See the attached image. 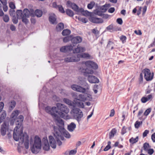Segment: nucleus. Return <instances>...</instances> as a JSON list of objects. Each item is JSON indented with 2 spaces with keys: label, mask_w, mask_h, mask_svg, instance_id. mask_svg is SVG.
I'll return each mask as SVG.
<instances>
[{
  "label": "nucleus",
  "mask_w": 155,
  "mask_h": 155,
  "mask_svg": "<svg viewBox=\"0 0 155 155\" xmlns=\"http://www.w3.org/2000/svg\"><path fill=\"white\" fill-rule=\"evenodd\" d=\"M134 33L137 35H140L142 34V32L140 30H135L134 31Z\"/></svg>",
  "instance_id": "e2e57ef3"
},
{
  "label": "nucleus",
  "mask_w": 155,
  "mask_h": 155,
  "mask_svg": "<svg viewBox=\"0 0 155 155\" xmlns=\"http://www.w3.org/2000/svg\"><path fill=\"white\" fill-rule=\"evenodd\" d=\"M85 51V48L84 47H82L80 45H78L77 47L73 50L74 53H79L83 52Z\"/></svg>",
  "instance_id": "dca6fc26"
},
{
  "label": "nucleus",
  "mask_w": 155,
  "mask_h": 155,
  "mask_svg": "<svg viewBox=\"0 0 155 155\" xmlns=\"http://www.w3.org/2000/svg\"><path fill=\"white\" fill-rule=\"evenodd\" d=\"M12 21L15 24L17 23L18 22V19H17L16 18H14V17L12 19Z\"/></svg>",
  "instance_id": "0e129e2a"
},
{
  "label": "nucleus",
  "mask_w": 155,
  "mask_h": 155,
  "mask_svg": "<svg viewBox=\"0 0 155 155\" xmlns=\"http://www.w3.org/2000/svg\"><path fill=\"white\" fill-rule=\"evenodd\" d=\"M55 120V122L57 124V125H58L59 127H61L60 129L59 130H61L62 127H63V126L64 125V123L63 120L59 118H58V117L56 118H54Z\"/></svg>",
  "instance_id": "a211bd4d"
},
{
  "label": "nucleus",
  "mask_w": 155,
  "mask_h": 155,
  "mask_svg": "<svg viewBox=\"0 0 155 155\" xmlns=\"http://www.w3.org/2000/svg\"><path fill=\"white\" fill-rule=\"evenodd\" d=\"M18 120L15 122V124L16 125V127H23L21 126L22 123L23 121L24 117L22 115H20L18 118Z\"/></svg>",
  "instance_id": "2eb2a0df"
},
{
  "label": "nucleus",
  "mask_w": 155,
  "mask_h": 155,
  "mask_svg": "<svg viewBox=\"0 0 155 155\" xmlns=\"http://www.w3.org/2000/svg\"><path fill=\"white\" fill-rule=\"evenodd\" d=\"M56 106L58 109L60 110L61 113L63 112L66 114H68L69 112V109L67 106L65 105L58 103L56 104Z\"/></svg>",
  "instance_id": "6e6552de"
},
{
  "label": "nucleus",
  "mask_w": 155,
  "mask_h": 155,
  "mask_svg": "<svg viewBox=\"0 0 155 155\" xmlns=\"http://www.w3.org/2000/svg\"><path fill=\"white\" fill-rule=\"evenodd\" d=\"M149 131L148 130H146L143 133V137H145L147 136V134L149 133Z\"/></svg>",
  "instance_id": "052dcab7"
},
{
  "label": "nucleus",
  "mask_w": 155,
  "mask_h": 155,
  "mask_svg": "<svg viewBox=\"0 0 155 155\" xmlns=\"http://www.w3.org/2000/svg\"><path fill=\"white\" fill-rule=\"evenodd\" d=\"M126 38V37L124 36H121L120 38V40L122 41L123 43H124V41H125Z\"/></svg>",
  "instance_id": "69168bd1"
},
{
  "label": "nucleus",
  "mask_w": 155,
  "mask_h": 155,
  "mask_svg": "<svg viewBox=\"0 0 155 155\" xmlns=\"http://www.w3.org/2000/svg\"><path fill=\"white\" fill-rule=\"evenodd\" d=\"M151 108H149L147 109L144 112V115L146 116H147L150 113V112H151Z\"/></svg>",
  "instance_id": "de8ad7c7"
},
{
  "label": "nucleus",
  "mask_w": 155,
  "mask_h": 155,
  "mask_svg": "<svg viewBox=\"0 0 155 155\" xmlns=\"http://www.w3.org/2000/svg\"><path fill=\"white\" fill-rule=\"evenodd\" d=\"M19 113V111L18 110H16L13 111L11 116L12 118L13 119L16 118Z\"/></svg>",
  "instance_id": "c85d7f7f"
},
{
  "label": "nucleus",
  "mask_w": 155,
  "mask_h": 155,
  "mask_svg": "<svg viewBox=\"0 0 155 155\" xmlns=\"http://www.w3.org/2000/svg\"><path fill=\"white\" fill-rule=\"evenodd\" d=\"M74 60H73L72 57H69L64 58V61L67 62H73Z\"/></svg>",
  "instance_id": "e433bc0d"
},
{
  "label": "nucleus",
  "mask_w": 155,
  "mask_h": 155,
  "mask_svg": "<svg viewBox=\"0 0 155 155\" xmlns=\"http://www.w3.org/2000/svg\"><path fill=\"white\" fill-rule=\"evenodd\" d=\"M51 113H50V114L54 116L55 118H56L57 117V114H59L61 117L65 119H69L70 118L69 116L66 115V116H65L63 114H61L58 112V111L57 110V109L56 107H53L51 108Z\"/></svg>",
  "instance_id": "0eeeda50"
},
{
  "label": "nucleus",
  "mask_w": 155,
  "mask_h": 155,
  "mask_svg": "<svg viewBox=\"0 0 155 155\" xmlns=\"http://www.w3.org/2000/svg\"><path fill=\"white\" fill-rule=\"evenodd\" d=\"M147 151V152L148 154L150 155H151L153 154L154 151L153 149L149 148Z\"/></svg>",
  "instance_id": "603ef678"
},
{
  "label": "nucleus",
  "mask_w": 155,
  "mask_h": 155,
  "mask_svg": "<svg viewBox=\"0 0 155 155\" xmlns=\"http://www.w3.org/2000/svg\"><path fill=\"white\" fill-rule=\"evenodd\" d=\"M81 58H87L90 59L91 58V55L87 53L79 54Z\"/></svg>",
  "instance_id": "a878e982"
},
{
  "label": "nucleus",
  "mask_w": 155,
  "mask_h": 155,
  "mask_svg": "<svg viewBox=\"0 0 155 155\" xmlns=\"http://www.w3.org/2000/svg\"><path fill=\"white\" fill-rule=\"evenodd\" d=\"M4 104L2 102H0V112L2 111L3 108Z\"/></svg>",
  "instance_id": "680f3d73"
},
{
  "label": "nucleus",
  "mask_w": 155,
  "mask_h": 155,
  "mask_svg": "<svg viewBox=\"0 0 155 155\" xmlns=\"http://www.w3.org/2000/svg\"><path fill=\"white\" fill-rule=\"evenodd\" d=\"M114 43L111 42L109 41L107 45V48H108L109 50H111L113 48Z\"/></svg>",
  "instance_id": "c9c22d12"
},
{
  "label": "nucleus",
  "mask_w": 155,
  "mask_h": 155,
  "mask_svg": "<svg viewBox=\"0 0 155 155\" xmlns=\"http://www.w3.org/2000/svg\"><path fill=\"white\" fill-rule=\"evenodd\" d=\"M15 102L14 101H12L9 103V109L12 110L15 107Z\"/></svg>",
  "instance_id": "c756f323"
},
{
  "label": "nucleus",
  "mask_w": 155,
  "mask_h": 155,
  "mask_svg": "<svg viewBox=\"0 0 155 155\" xmlns=\"http://www.w3.org/2000/svg\"><path fill=\"white\" fill-rule=\"evenodd\" d=\"M16 14L18 18L19 19H20L24 15L23 14L22 11L21 10H18L17 11Z\"/></svg>",
  "instance_id": "cd10ccee"
},
{
  "label": "nucleus",
  "mask_w": 155,
  "mask_h": 155,
  "mask_svg": "<svg viewBox=\"0 0 155 155\" xmlns=\"http://www.w3.org/2000/svg\"><path fill=\"white\" fill-rule=\"evenodd\" d=\"M115 11V9L114 8H111L108 10V12H109L112 13H113Z\"/></svg>",
  "instance_id": "338daca9"
},
{
  "label": "nucleus",
  "mask_w": 155,
  "mask_h": 155,
  "mask_svg": "<svg viewBox=\"0 0 155 155\" xmlns=\"http://www.w3.org/2000/svg\"><path fill=\"white\" fill-rule=\"evenodd\" d=\"M144 74V78L147 81L151 80L153 78V75L151 74L150 71L148 69H145L143 70Z\"/></svg>",
  "instance_id": "1a4fd4ad"
},
{
  "label": "nucleus",
  "mask_w": 155,
  "mask_h": 155,
  "mask_svg": "<svg viewBox=\"0 0 155 155\" xmlns=\"http://www.w3.org/2000/svg\"><path fill=\"white\" fill-rule=\"evenodd\" d=\"M66 5L68 7L71 8L76 12H81L83 14L84 12H85L87 15L89 14L88 11H86L84 12L83 8H79L78 7L77 5L69 1L67 2Z\"/></svg>",
  "instance_id": "423d86ee"
},
{
  "label": "nucleus",
  "mask_w": 155,
  "mask_h": 155,
  "mask_svg": "<svg viewBox=\"0 0 155 155\" xmlns=\"http://www.w3.org/2000/svg\"><path fill=\"white\" fill-rule=\"evenodd\" d=\"M27 18V17L25 16L24 15L20 18V19H21L22 21L26 24L28 22V21Z\"/></svg>",
  "instance_id": "58836bf2"
},
{
  "label": "nucleus",
  "mask_w": 155,
  "mask_h": 155,
  "mask_svg": "<svg viewBox=\"0 0 155 155\" xmlns=\"http://www.w3.org/2000/svg\"><path fill=\"white\" fill-rule=\"evenodd\" d=\"M13 136L14 139L16 141H19L18 147L19 152L21 153L24 150L28 149L29 140L28 137L26 133H23V127H17L14 129Z\"/></svg>",
  "instance_id": "f257e3e1"
},
{
  "label": "nucleus",
  "mask_w": 155,
  "mask_h": 155,
  "mask_svg": "<svg viewBox=\"0 0 155 155\" xmlns=\"http://www.w3.org/2000/svg\"><path fill=\"white\" fill-rule=\"evenodd\" d=\"M117 22L120 25H121L123 22L121 18H117Z\"/></svg>",
  "instance_id": "bf43d9fd"
},
{
  "label": "nucleus",
  "mask_w": 155,
  "mask_h": 155,
  "mask_svg": "<svg viewBox=\"0 0 155 155\" xmlns=\"http://www.w3.org/2000/svg\"><path fill=\"white\" fill-rule=\"evenodd\" d=\"M66 14L70 16H72L74 15L73 12L70 9H68L66 11Z\"/></svg>",
  "instance_id": "ea45409f"
},
{
  "label": "nucleus",
  "mask_w": 155,
  "mask_h": 155,
  "mask_svg": "<svg viewBox=\"0 0 155 155\" xmlns=\"http://www.w3.org/2000/svg\"><path fill=\"white\" fill-rule=\"evenodd\" d=\"M142 122H139L138 121H136L135 124V127L136 128H138L140 126V125L142 124Z\"/></svg>",
  "instance_id": "09e8293b"
},
{
  "label": "nucleus",
  "mask_w": 155,
  "mask_h": 155,
  "mask_svg": "<svg viewBox=\"0 0 155 155\" xmlns=\"http://www.w3.org/2000/svg\"><path fill=\"white\" fill-rule=\"evenodd\" d=\"M6 113L5 112H4L2 114L0 117V123L3 122V120L6 117Z\"/></svg>",
  "instance_id": "4c0bfd02"
},
{
  "label": "nucleus",
  "mask_w": 155,
  "mask_h": 155,
  "mask_svg": "<svg viewBox=\"0 0 155 155\" xmlns=\"http://www.w3.org/2000/svg\"><path fill=\"white\" fill-rule=\"evenodd\" d=\"M98 85L96 84L94 85V86L93 90L95 94H96L97 92V90L98 89Z\"/></svg>",
  "instance_id": "49530a36"
},
{
  "label": "nucleus",
  "mask_w": 155,
  "mask_h": 155,
  "mask_svg": "<svg viewBox=\"0 0 155 155\" xmlns=\"http://www.w3.org/2000/svg\"><path fill=\"white\" fill-rule=\"evenodd\" d=\"M115 114V111L114 109H113L111 110L110 114V117H112L114 116Z\"/></svg>",
  "instance_id": "13d9d810"
},
{
  "label": "nucleus",
  "mask_w": 155,
  "mask_h": 155,
  "mask_svg": "<svg viewBox=\"0 0 155 155\" xmlns=\"http://www.w3.org/2000/svg\"><path fill=\"white\" fill-rule=\"evenodd\" d=\"M59 11L61 13H64V10L63 7L61 6H58V7Z\"/></svg>",
  "instance_id": "4d7b16f0"
},
{
  "label": "nucleus",
  "mask_w": 155,
  "mask_h": 155,
  "mask_svg": "<svg viewBox=\"0 0 155 155\" xmlns=\"http://www.w3.org/2000/svg\"><path fill=\"white\" fill-rule=\"evenodd\" d=\"M41 147V140L37 136L35 137L34 143L31 145V149L32 152L37 154L39 152Z\"/></svg>",
  "instance_id": "39448f33"
},
{
  "label": "nucleus",
  "mask_w": 155,
  "mask_h": 155,
  "mask_svg": "<svg viewBox=\"0 0 155 155\" xmlns=\"http://www.w3.org/2000/svg\"><path fill=\"white\" fill-rule=\"evenodd\" d=\"M76 127V125L73 123H71L68 126V130L71 132L73 131Z\"/></svg>",
  "instance_id": "5701e85b"
},
{
  "label": "nucleus",
  "mask_w": 155,
  "mask_h": 155,
  "mask_svg": "<svg viewBox=\"0 0 155 155\" xmlns=\"http://www.w3.org/2000/svg\"><path fill=\"white\" fill-rule=\"evenodd\" d=\"M64 28V25L63 23H59L56 26V30L58 31H61Z\"/></svg>",
  "instance_id": "393cba45"
},
{
  "label": "nucleus",
  "mask_w": 155,
  "mask_h": 155,
  "mask_svg": "<svg viewBox=\"0 0 155 155\" xmlns=\"http://www.w3.org/2000/svg\"><path fill=\"white\" fill-rule=\"evenodd\" d=\"M10 14L11 16L14 17L15 16V12L14 10H11L10 11Z\"/></svg>",
  "instance_id": "8fccbe9b"
},
{
  "label": "nucleus",
  "mask_w": 155,
  "mask_h": 155,
  "mask_svg": "<svg viewBox=\"0 0 155 155\" xmlns=\"http://www.w3.org/2000/svg\"><path fill=\"white\" fill-rule=\"evenodd\" d=\"M106 5H104L101 8V11L103 12H106L107 10V7L106 6Z\"/></svg>",
  "instance_id": "864d4df0"
},
{
  "label": "nucleus",
  "mask_w": 155,
  "mask_h": 155,
  "mask_svg": "<svg viewBox=\"0 0 155 155\" xmlns=\"http://www.w3.org/2000/svg\"><path fill=\"white\" fill-rule=\"evenodd\" d=\"M23 15L27 17H29L30 15V12L29 10L27 9H25L23 10Z\"/></svg>",
  "instance_id": "72a5a7b5"
},
{
  "label": "nucleus",
  "mask_w": 155,
  "mask_h": 155,
  "mask_svg": "<svg viewBox=\"0 0 155 155\" xmlns=\"http://www.w3.org/2000/svg\"><path fill=\"white\" fill-rule=\"evenodd\" d=\"M35 15L38 17H41L42 15V12L41 10L37 9L36 10L35 12Z\"/></svg>",
  "instance_id": "473e14b6"
},
{
  "label": "nucleus",
  "mask_w": 155,
  "mask_h": 155,
  "mask_svg": "<svg viewBox=\"0 0 155 155\" xmlns=\"http://www.w3.org/2000/svg\"><path fill=\"white\" fill-rule=\"evenodd\" d=\"M139 137L138 136H137L135 138L132 137L130 140V142L132 144H134L137 142L138 140Z\"/></svg>",
  "instance_id": "2f4dec72"
},
{
  "label": "nucleus",
  "mask_w": 155,
  "mask_h": 155,
  "mask_svg": "<svg viewBox=\"0 0 155 155\" xmlns=\"http://www.w3.org/2000/svg\"><path fill=\"white\" fill-rule=\"evenodd\" d=\"M77 152L76 150H71L70 151L69 153V155H73L75 154Z\"/></svg>",
  "instance_id": "5fc2aeb1"
},
{
  "label": "nucleus",
  "mask_w": 155,
  "mask_h": 155,
  "mask_svg": "<svg viewBox=\"0 0 155 155\" xmlns=\"http://www.w3.org/2000/svg\"><path fill=\"white\" fill-rule=\"evenodd\" d=\"M63 100L64 103L69 106L73 107H74L75 103L74 102H73L70 100L65 98H64Z\"/></svg>",
  "instance_id": "4be33fe9"
},
{
  "label": "nucleus",
  "mask_w": 155,
  "mask_h": 155,
  "mask_svg": "<svg viewBox=\"0 0 155 155\" xmlns=\"http://www.w3.org/2000/svg\"><path fill=\"white\" fill-rule=\"evenodd\" d=\"M151 138L153 142H155V132L151 136Z\"/></svg>",
  "instance_id": "774afa93"
},
{
  "label": "nucleus",
  "mask_w": 155,
  "mask_h": 155,
  "mask_svg": "<svg viewBox=\"0 0 155 155\" xmlns=\"http://www.w3.org/2000/svg\"><path fill=\"white\" fill-rule=\"evenodd\" d=\"M9 6L12 10H14L15 8V4L13 2H10L9 4Z\"/></svg>",
  "instance_id": "3c124183"
},
{
  "label": "nucleus",
  "mask_w": 155,
  "mask_h": 155,
  "mask_svg": "<svg viewBox=\"0 0 155 155\" xmlns=\"http://www.w3.org/2000/svg\"><path fill=\"white\" fill-rule=\"evenodd\" d=\"M95 2H91L87 5V8L90 9H92L94 6Z\"/></svg>",
  "instance_id": "a19ab883"
},
{
  "label": "nucleus",
  "mask_w": 155,
  "mask_h": 155,
  "mask_svg": "<svg viewBox=\"0 0 155 155\" xmlns=\"http://www.w3.org/2000/svg\"><path fill=\"white\" fill-rule=\"evenodd\" d=\"M85 65L86 68L84 69L81 68V70L82 72L85 73V75L87 77V79L89 82L91 83H98V79L96 77L90 75L89 74H92L94 71L92 69L90 68H91L94 69H97L98 68L97 64L91 61H87L85 62Z\"/></svg>",
  "instance_id": "f03ea898"
},
{
  "label": "nucleus",
  "mask_w": 155,
  "mask_h": 155,
  "mask_svg": "<svg viewBox=\"0 0 155 155\" xmlns=\"http://www.w3.org/2000/svg\"><path fill=\"white\" fill-rule=\"evenodd\" d=\"M141 102L143 103H145L148 101L147 97H142L141 99Z\"/></svg>",
  "instance_id": "6e6d98bb"
},
{
  "label": "nucleus",
  "mask_w": 155,
  "mask_h": 155,
  "mask_svg": "<svg viewBox=\"0 0 155 155\" xmlns=\"http://www.w3.org/2000/svg\"><path fill=\"white\" fill-rule=\"evenodd\" d=\"M72 96L74 98L73 101L76 105L78 106L83 108L84 107V103L82 101L87 100H90L92 98L91 96L89 93H87L84 94H79L78 95V94L76 93H72Z\"/></svg>",
  "instance_id": "7ed1b4c3"
},
{
  "label": "nucleus",
  "mask_w": 155,
  "mask_h": 155,
  "mask_svg": "<svg viewBox=\"0 0 155 155\" xmlns=\"http://www.w3.org/2000/svg\"><path fill=\"white\" fill-rule=\"evenodd\" d=\"M71 33V31L68 29H66L64 30L62 32L63 36H67L69 35Z\"/></svg>",
  "instance_id": "7c9ffc66"
},
{
  "label": "nucleus",
  "mask_w": 155,
  "mask_h": 155,
  "mask_svg": "<svg viewBox=\"0 0 155 155\" xmlns=\"http://www.w3.org/2000/svg\"><path fill=\"white\" fill-rule=\"evenodd\" d=\"M70 113L74 117L76 115L77 113H79V116H78V117L79 118H81L83 115L82 111L77 108H74L71 111Z\"/></svg>",
  "instance_id": "4468645a"
},
{
  "label": "nucleus",
  "mask_w": 155,
  "mask_h": 155,
  "mask_svg": "<svg viewBox=\"0 0 155 155\" xmlns=\"http://www.w3.org/2000/svg\"><path fill=\"white\" fill-rule=\"evenodd\" d=\"M85 84V88H83L80 86H78L77 91L83 93H85V92L89 93V87L87 83H86Z\"/></svg>",
  "instance_id": "9b49d317"
},
{
  "label": "nucleus",
  "mask_w": 155,
  "mask_h": 155,
  "mask_svg": "<svg viewBox=\"0 0 155 155\" xmlns=\"http://www.w3.org/2000/svg\"><path fill=\"white\" fill-rule=\"evenodd\" d=\"M54 135L56 139L58 145L60 146L62 144L61 140H63L64 138L61 136V134L63 135L66 138H70L71 136L69 133L66 131L63 127H62L61 130H58L57 127H54Z\"/></svg>",
  "instance_id": "20e7f679"
},
{
  "label": "nucleus",
  "mask_w": 155,
  "mask_h": 155,
  "mask_svg": "<svg viewBox=\"0 0 155 155\" xmlns=\"http://www.w3.org/2000/svg\"><path fill=\"white\" fill-rule=\"evenodd\" d=\"M7 127L8 124L6 122H4L1 125V132L2 135L4 136L6 134Z\"/></svg>",
  "instance_id": "f3484780"
},
{
  "label": "nucleus",
  "mask_w": 155,
  "mask_h": 155,
  "mask_svg": "<svg viewBox=\"0 0 155 155\" xmlns=\"http://www.w3.org/2000/svg\"><path fill=\"white\" fill-rule=\"evenodd\" d=\"M74 46L73 45L64 46L60 48V51L62 52L65 53L72 50Z\"/></svg>",
  "instance_id": "9d476101"
},
{
  "label": "nucleus",
  "mask_w": 155,
  "mask_h": 155,
  "mask_svg": "<svg viewBox=\"0 0 155 155\" xmlns=\"http://www.w3.org/2000/svg\"><path fill=\"white\" fill-rule=\"evenodd\" d=\"M89 20L91 21L94 23H100L103 22L102 19L96 17H91Z\"/></svg>",
  "instance_id": "aec40b11"
},
{
  "label": "nucleus",
  "mask_w": 155,
  "mask_h": 155,
  "mask_svg": "<svg viewBox=\"0 0 155 155\" xmlns=\"http://www.w3.org/2000/svg\"><path fill=\"white\" fill-rule=\"evenodd\" d=\"M51 108L49 106L46 107L45 108V110L46 112L50 114L51 113Z\"/></svg>",
  "instance_id": "a18cd8bd"
},
{
  "label": "nucleus",
  "mask_w": 155,
  "mask_h": 155,
  "mask_svg": "<svg viewBox=\"0 0 155 155\" xmlns=\"http://www.w3.org/2000/svg\"><path fill=\"white\" fill-rule=\"evenodd\" d=\"M49 143L51 147L53 149H55L56 147V141L52 136H50L48 137Z\"/></svg>",
  "instance_id": "ddd939ff"
},
{
  "label": "nucleus",
  "mask_w": 155,
  "mask_h": 155,
  "mask_svg": "<svg viewBox=\"0 0 155 155\" xmlns=\"http://www.w3.org/2000/svg\"><path fill=\"white\" fill-rule=\"evenodd\" d=\"M50 144L46 137L43 139L42 147L43 149L45 151H48L50 149Z\"/></svg>",
  "instance_id": "f8f14e48"
},
{
  "label": "nucleus",
  "mask_w": 155,
  "mask_h": 155,
  "mask_svg": "<svg viewBox=\"0 0 155 155\" xmlns=\"http://www.w3.org/2000/svg\"><path fill=\"white\" fill-rule=\"evenodd\" d=\"M82 38L80 36L73 37L71 39L72 43H78L81 42Z\"/></svg>",
  "instance_id": "412c9836"
},
{
  "label": "nucleus",
  "mask_w": 155,
  "mask_h": 155,
  "mask_svg": "<svg viewBox=\"0 0 155 155\" xmlns=\"http://www.w3.org/2000/svg\"><path fill=\"white\" fill-rule=\"evenodd\" d=\"M150 147L149 144L148 143H145L143 144V148L144 150L147 151Z\"/></svg>",
  "instance_id": "f704fd0d"
},
{
  "label": "nucleus",
  "mask_w": 155,
  "mask_h": 155,
  "mask_svg": "<svg viewBox=\"0 0 155 155\" xmlns=\"http://www.w3.org/2000/svg\"><path fill=\"white\" fill-rule=\"evenodd\" d=\"M73 60H74V62H76L79 61L80 60V54H75L72 56Z\"/></svg>",
  "instance_id": "b1692460"
},
{
  "label": "nucleus",
  "mask_w": 155,
  "mask_h": 155,
  "mask_svg": "<svg viewBox=\"0 0 155 155\" xmlns=\"http://www.w3.org/2000/svg\"><path fill=\"white\" fill-rule=\"evenodd\" d=\"M78 86L76 84H73L71 86V88L73 90L77 91Z\"/></svg>",
  "instance_id": "37998d69"
},
{
  "label": "nucleus",
  "mask_w": 155,
  "mask_h": 155,
  "mask_svg": "<svg viewBox=\"0 0 155 155\" xmlns=\"http://www.w3.org/2000/svg\"><path fill=\"white\" fill-rule=\"evenodd\" d=\"M72 38L71 36L66 37L64 38L63 39V41L64 42H67L69 41L70 40H71Z\"/></svg>",
  "instance_id": "79ce46f5"
},
{
  "label": "nucleus",
  "mask_w": 155,
  "mask_h": 155,
  "mask_svg": "<svg viewBox=\"0 0 155 155\" xmlns=\"http://www.w3.org/2000/svg\"><path fill=\"white\" fill-rule=\"evenodd\" d=\"M117 132V130L115 128L113 129L109 133V137L110 139H111L113 137L114 135L116 134Z\"/></svg>",
  "instance_id": "bb28decb"
},
{
  "label": "nucleus",
  "mask_w": 155,
  "mask_h": 155,
  "mask_svg": "<svg viewBox=\"0 0 155 155\" xmlns=\"http://www.w3.org/2000/svg\"><path fill=\"white\" fill-rule=\"evenodd\" d=\"M3 19L4 21L6 22H8L9 20V18L8 15H5L3 16Z\"/></svg>",
  "instance_id": "c03bdc74"
},
{
  "label": "nucleus",
  "mask_w": 155,
  "mask_h": 155,
  "mask_svg": "<svg viewBox=\"0 0 155 155\" xmlns=\"http://www.w3.org/2000/svg\"><path fill=\"white\" fill-rule=\"evenodd\" d=\"M49 20L50 22L52 24L57 23L56 16L54 14H52L50 15L49 18Z\"/></svg>",
  "instance_id": "6ab92c4d"
}]
</instances>
